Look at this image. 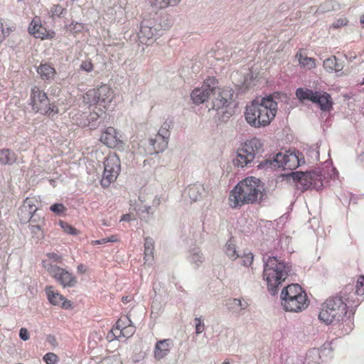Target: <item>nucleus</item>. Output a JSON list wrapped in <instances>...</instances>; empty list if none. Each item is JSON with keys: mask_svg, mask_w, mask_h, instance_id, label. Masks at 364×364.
Masks as SVG:
<instances>
[{"mask_svg": "<svg viewBox=\"0 0 364 364\" xmlns=\"http://www.w3.org/2000/svg\"><path fill=\"white\" fill-rule=\"evenodd\" d=\"M296 58H298L299 64L303 67H307L308 68L311 69L314 68L316 65L315 59L312 58L303 56L301 53H297L296 55Z\"/></svg>", "mask_w": 364, "mask_h": 364, "instance_id": "nucleus-28", "label": "nucleus"}, {"mask_svg": "<svg viewBox=\"0 0 364 364\" xmlns=\"http://www.w3.org/2000/svg\"><path fill=\"white\" fill-rule=\"evenodd\" d=\"M291 176L297 189L301 191L309 188L318 190L323 186L322 176L320 173L316 171L294 172Z\"/></svg>", "mask_w": 364, "mask_h": 364, "instance_id": "nucleus-10", "label": "nucleus"}, {"mask_svg": "<svg viewBox=\"0 0 364 364\" xmlns=\"http://www.w3.org/2000/svg\"><path fill=\"white\" fill-rule=\"evenodd\" d=\"M218 80L215 77L206 78L201 87L195 88L191 97L195 104L200 105L206 102L210 95L214 96L212 101V109L220 111V114L228 112L226 108L232 103L234 92L232 89H220Z\"/></svg>", "mask_w": 364, "mask_h": 364, "instance_id": "nucleus-1", "label": "nucleus"}, {"mask_svg": "<svg viewBox=\"0 0 364 364\" xmlns=\"http://www.w3.org/2000/svg\"><path fill=\"white\" fill-rule=\"evenodd\" d=\"M106 243H107V241H106L105 238H102V239L97 240H92V242H91V244L93 245H105Z\"/></svg>", "mask_w": 364, "mask_h": 364, "instance_id": "nucleus-51", "label": "nucleus"}, {"mask_svg": "<svg viewBox=\"0 0 364 364\" xmlns=\"http://www.w3.org/2000/svg\"><path fill=\"white\" fill-rule=\"evenodd\" d=\"M355 293L359 296H364V276L358 277L355 284Z\"/></svg>", "mask_w": 364, "mask_h": 364, "instance_id": "nucleus-37", "label": "nucleus"}, {"mask_svg": "<svg viewBox=\"0 0 364 364\" xmlns=\"http://www.w3.org/2000/svg\"><path fill=\"white\" fill-rule=\"evenodd\" d=\"M149 144L151 146L150 153H160L164 151L168 146V141L160 136L155 135L149 139Z\"/></svg>", "mask_w": 364, "mask_h": 364, "instance_id": "nucleus-22", "label": "nucleus"}, {"mask_svg": "<svg viewBox=\"0 0 364 364\" xmlns=\"http://www.w3.org/2000/svg\"><path fill=\"white\" fill-rule=\"evenodd\" d=\"M132 300L131 297L127 296H123L122 299V301L124 304H127L129 302H130Z\"/></svg>", "mask_w": 364, "mask_h": 364, "instance_id": "nucleus-58", "label": "nucleus"}, {"mask_svg": "<svg viewBox=\"0 0 364 364\" xmlns=\"http://www.w3.org/2000/svg\"><path fill=\"white\" fill-rule=\"evenodd\" d=\"M87 272V267L83 264H80L77 266V272L79 274H85Z\"/></svg>", "mask_w": 364, "mask_h": 364, "instance_id": "nucleus-50", "label": "nucleus"}, {"mask_svg": "<svg viewBox=\"0 0 364 364\" xmlns=\"http://www.w3.org/2000/svg\"><path fill=\"white\" fill-rule=\"evenodd\" d=\"M42 264L48 274L63 287H72L77 283L75 277L65 269L53 265L48 260H43Z\"/></svg>", "mask_w": 364, "mask_h": 364, "instance_id": "nucleus-11", "label": "nucleus"}, {"mask_svg": "<svg viewBox=\"0 0 364 364\" xmlns=\"http://www.w3.org/2000/svg\"><path fill=\"white\" fill-rule=\"evenodd\" d=\"M173 341L171 339H164L158 341L154 348V357L156 360H161L166 357L171 347L173 346Z\"/></svg>", "mask_w": 364, "mask_h": 364, "instance_id": "nucleus-20", "label": "nucleus"}, {"mask_svg": "<svg viewBox=\"0 0 364 364\" xmlns=\"http://www.w3.org/2000/svg\"><path fill=\"white\" fill-rule=\"evenodd\" d=\"M43 360L47 364H55L58 360V358L53 353H48L43 356Z\"/></svg>", "mask_w": 364, "mask_h": 364, "instance_id": "nucleus-39", "label": "nucleus"}, {"mask_svg": "<svg viewBox=\"0 0 364 364\" xmlns=\"http://www.w3.org/2000/svg\"><path fill=\"white\" fill-rule=\"evenodd\" d=\"M31 101L33 111L40 114H50L58 112V109L54 105L49 102L47 95L41 91L37 86L31 89Z\"/></svg>", "mask_w": 364, "mask_h": 364, "instance_id": "nucleus-12", "label": "nucleus"}, {"mask_svg": "<svg viewBox=\"0 0 364 364\" xmlns=\"http://www.w3.org/2000/svg\"><path fill=\"white\" fill-rule=\"evenodd\" d=\"M106 239L107 243V242H116L119 241V237L116 235H112L110 237H108Z\"/></svg>", "mask_w": 364, "mask_h": 364, "instance_id": "nucleus-49", "label": "nucleus"}, {"mask_svg": "<svg viewBox=\"0 0 364 364\" xmlns=\"http://www.w3.org/2000/svg\"><path fill=\"white\" fill-rule=\"evenodd\" d=\"M38 200L35 198H26L21 205L18 211V217L22 223L31 221L33 223L36 222L34 213L38 210L36 203Z\"/></svg>", "mask_w": 364, "mask_h": 364, "instance_id": "nucleus-15", "label": "nucleus"}, {"mask_svg": "<svg viewBox=\"0 0 364 364\" xmlns=\"http://www.w3.org/2000/svg\"><path fill=\"white\" fill-rule=\"evenodd\" d=\"M277 102L274 100L272 96L265 97H256L250 105L246 106L244 114H276L277 111Z\"/></svg>", "mask_w": 364, "mask_h": 364, "instance_id": "nucleus-14", "label": "nucleus"}, {"mask_svg": "<svg viewBox=\"0 0 364 364\" xmlns=\"http://www.w3.org/2000/svg\"><path fill=\"white\" fill-rule=\"evenodd\" d=\"M87 125H88V124H87V123H84V124H80V126H81V127H86V126H87Z\"/></svg>", "mask_w": 364, "mask_h": 364, "instance_id": "nucleus-62", "label": "nucleus"}, {"mask_svg": "<svg viewBox=\"0 0 364 364\" xmlns=\"http://www.w3.org/2000/svg\"><path fill=\"white\" fill-rule=\"evenodd\" d=\"M253 255L251 252L247 254H245L241 257V264L245 267H249L252 264L253 262Z\"/></svg>", "mask_w": 364, "mask_h": 364, "instance_id": "nucleus-41", "label": "nucleus"}, {"mask_svg": "<svg viewBox=\"0 0 364 364\" xmlns=\"http://www.w3.org/2000/svg\"><path fill=\"white\" fill-rule=\"evenodd\" d=\"M97 364H123L119 355H113L102 358Z\"/></svg>", "mask_w": 364, "mask_h": 364, "instance_id": "nucleus-33", "label": "nucleus"}, {"mask_svg": "<svg viewBox=\"0 0 364 364\" xmlns=\"http://www.w3.org/2000/svg\"><path fill=\"white\" fill-rule=\"evenodd\" d=\"M3 23L0 21V44L4 41Z\"/></svg>", "mask_w": 364, "mask_h": 364, "instance_id": "nucleus-55", "label": "nucleus"}, {"mask_svg": "<svg viewBox=\"0 0 364 364\" xmlns=\"http://www.w3.org/2000/svg\"><path fill=\"white\" fill-rule=\"evenodd\" d=\"M301 155L299 151H287L285 154L278 153L272 157L260 161L257 167L259 168H282L287 170H294L300 165Z\"/></svg>", "mask_w": 364, "mask_h": 364, "instance_id": "nucleus-7", "label": "nucleus"}, {"mask_svg": "<svg viewBox=\"0 0 364 364\" xmlns=\"http://www.w3.org/2000/svg\"><path fill=\"white\" fill-rule=\"evenodd\" d=\"M336 65V57L333 56L326 59L323 61V65L325 70L328 72H332L335 69Z\"/></svg>", "mask_w": 364, "mask_h": 364, "instance_id": "nucleus-36", "label": "nucleus"}, {"mask_svg": "<svg viewBox=\"0 0 364 364\" xmlns=\"http://www.w3.org/2000/svg\"><path fill=\"white\" fill-rule=\"evenodd\" d=\"M67 9L60 4H53L48 12L49 16L53 19L63 18L67 14Z\"/></svg>", "mask_w": 364, "mask_h": 364, "instance_id": "nucleus-25", "label": "nucleus"}, {"mask_svg": "<svg viewBox=\"0 0 364 364\" xmlns=\"http://www.w3.org/2000/svg\"><path fill=\"white\" fill-rule=\"evenodd\" d=\"M157 136H160L163 137L164 139L167 140L168 141V138L170 136L169 131L167 130V128H160L158 133L156 134Z\"/></svg>", "mask_w": 364, "mask_h": 364, "instance_id": "nucleus-46", "label": "nucleus"}, {"mask_svg": "<svg viewBox=\"0 0 364 364\" xmlns=\"http://www.w3.org/2000/svg\"><path fill=\"white\" fill-rule=\"evenodd\" d=\"M168 1L167 7L174 6L178 4L181 0H166Z\"/></svg>", "mask_w": 364, "mask_h": 364, "instance_id": "nucleus-53", "label": "nucleus"}, {"mask_svg": "<svg viewBox=\"0 0 364 364\" xmlns=\"http://www.w3.org/2000/svg\"><path fill=\"white\" fill-rule=\"evenodd\" d=\"M17 160L16 154L9 149L0 150V163L2 164H13Z\"/></svg>", "mask_w": 364, "mask_h": 364, "instance_id": "nucleus-24", "label": "nucleus"}, {"mask_svg": "<svg viewBox=\"0 0 364 364\" xmlns=\"http://www.w3.org/2000/svg\"><path fill=\"white\" fill-rule=\"evenodd\" d=\"M50 210L56 215L63 214L67 208L62 203H55L50 207Z\"/></svg>", "mask_w": 364, "mask_h": 364, "instance_id": "nucleus-38", "label": "nucleus"}, {"mask_svg": "<svg viewBox=\"0 0 364 364\" xmlns=\"http://www.w3.org/2000/svg\"><path fill=\"white\" fill-rule=\"evenodd\" d=\"M223 364H230L228 362H224Z\"/></svg>", "mask_w": 364, "mask_h": 364, "instance_id": "nucleus-63", "label": "nucleus"}, {"mask_svg": "<svg viewBox=\"0 0 364 364\" xmlns=\"http://www.w3.org/2000/svg\"><path fill=\"white\" fill-rule=\"evenodd\" d=\"M84 28V26L81 23L73 21L70 25L68 26V30L74 34L80 33Z\"/></svg>", "mask_w": 364, "mask_h": 364, "instance_id": "nucleus-35", "label": "nucleus"}, {"mask_svg": "<svg viewBox=\"0 0 364 364\" xmlns=\"http://www.w3.org/2000/svg\"><path fill=\"white\" fill-rule=\"evenodd\" d=\"M16 27L15 25H11L4 28L3 26V32H4V40L6 37L9 36L12 32L15 31Z\"/></svg>", "mask_w": 364, "mask_h": 364, "instance_id": "nucleus-45", "label": "nucleus"}, {"mask_svg": "<svg viewBox=\"0 0 364 364\" xmlns=\"http://www.w3.org/2000/svg\"><path fill=\"white\" fill-rule=\"evenodd\" d=\"M281 304L286 311L299 313L308 307L309 300L299 284H291L282 289Z\"/></svg>", "mask_w": 364, "mask_h": 364, "instance_id": "nucleus-4", "label": "nucleus"}, {"mask_svg": "<svg viewBox=\"0 0 364 364\" xmlns=\"http://www.w3.org/2000/svg\"><path fill=\"white\" fill-rule=\"evenodd\" d=\"M135 332V326L132 324L127 326V328L120 330V331H118V330H116V336L115 337L117 338H129L133 336V334Z\"/></svg>", "mask_w": 364, "mask_h": 364, "instance_id": "nucleus-31", "label": "nucleus"}, {"mask_svg": "<svg viewBox=\"0 0 364 364\" xmlns=\"http://www.w3.org/2000/svg\"><path fill=\"white\" fill-rule=\"evenodd\" d=\"M19 336L23 341H27L29 338V333L26 328H21L19 332Z\"/></svg>", "mask_w": 364, "mask_h": 364, "instance_id": "nucleus-47", "label": "nucleus"}, {"mask_svg": "<svg viewBox=\"0 0 364 364\" xmlns=\"http://www.w3.org/2000/svg\"><path fill=\"white\" fill-rule=\"evenodd\" d=\"M289 267L275 257H269L265 261L263 279L266 281L268 291L274 294L278 287L287 279Z\"/></svg>", "mask_w": 364, "mask_h": 364, "instance_id": "nucleus-3", "label": "nucleus"}, {"mask_svg": "<svg viewBox=\"0 0 364 364\" xmlns=\"http://www.w3.org/2000/svg\"><path fill=\"white\" fill-rule=\"evenodd\" d=\"M275 115H245L247 122L254 127H265L268 125Z\"/></svg>", "mask_w": 364, "mask_h": 364, "instance_id": "nucleus-21", "label": "nucleus"}, {"mask_svg": "<svg viewBox=\"0 0 364 364\" xmlns=\"http://www.w3.org/2000/svg\"><path fill=\"white\" fill-rule=\"evenodd\" d=\"M80 68L82 70L86 71L87 73L91 72L93 70V65L92 63L91 60L88 59V60H83L81 63Z\"/></svg>", "mask_w": 364, "mask_h": 364, "instance_id": "nucleus-42", "label": "nucleus"}, {"mask_svg": "<svg viewBox=\"0 0 364 364\" xmlns=\"http://www.w3.org/2000/svg\"><path fill=\"white\" fill-rule=\"evenodd\" d=\"M37 73L44 80H53L56 74L55 69L48 63L41 64L37 68Z\"/></svg>", "mask_w": 364, "mask_h": 364, "instance_id": "nucleus-23", "label": "nucleus"}, {"mask_svg": "<svg viewBox=\"0 0 364 364\" xmlns=\"http://www.w3.org/2000/svg\"><path fill=\"white\" fill-rule=\"evenodd\" d=\"M296 96L300 101L308 100L318 106L322 112H329L333 107V100L330 94L323 90L314 91L307 88H298Z\"/></svg>", "mask_w": 364, "mask_h": 364, "instance_id": "nucleus-9", "label": "nucleus"}, {"mask_svg": "<svg viewBox=\"0 0 364 364\" xmlns=\"http://www.w3.org/2000/svg\"><path fill=\"white\" fill-rule=\"evenodd\" d=\"M196 323V334L201 333L205 330V325L200 318H195Z\"/></svg>", "mask_w": 364, "mask_h": 364, "instance_id": "nucleus-43", "label": "nucleus"}, {"mask_svg": "<svg viewBox=\"0 0 364 364\" xmlns=\"http://www.w3.org/2000/svg\"><path fill=\"white\" fill-rule=\"evenodd\" d=\"M263 186L261 181L255 176H249L240 181L230 192L228 205L237 208L245 204H254L259 200Z\"/></svg>", "mask_w": 364, "mask_h": 364, "instance_id": "nucleus-2", "label": "nucleus"}, {"mask_svg": "<svg viewBox=\"0 0 364 364\" xmlns=\"http://www.w3.org/2000/svg\"><path fill=\"white\" fill-rule=\"evenodd\" d=\"M131 220H132V217H131L130 214L123 215L121 218V220H123V221H130Z\"/></svg>", "mask_w": 364, "mask_h": 364, "instance_id": "nucleus-56", "label": "nucleus"}, {"mask_svg": "<svg viewBox=\"0 0 364 364\" xmlns=\"http://www.w3.org/2000/svg\"><path fill=\"white\" fill-rule=\"evenodd\" d=\"M282 95H284L285 97V95L284 94H282L280 92H274L272 95H271L270 96H272L273 97V99L274 100H275V99H278V98H280V97Z\"/></svg>", "mask_w": 364, "mask_h": 364, "instance_id": "nucleus-57", "label": "nucleus"}, {"mask_svg": "<svg viewBox=\"0 0 364 364\" xmlns=\"http://www.w3.org/2000/svg\"><path fill=\"white\" fill-rule=\"evenodd\" d=\"M360 21L362 24L364 25V14L361 16Z\"/></svg>", "mask_w": 364, "mask_h": 364, "instance_id": "nucleus-60", "label": "nucleus"}, {"mask_svg": "<svg viewBox=\"0 0 364 364\" xmlns=\"http://www.w3.org/2000/svg\"><path fill=\"white\" fill-rule=\"evenodd\" d=\"M348 306L341 298L327 299L323 304L318 318L327 325L343 321L348 312Z\"/></svg>", "mask_w": 364, "mask_h": 364, "instance_id": "nucleus-5", "label": "nucleus"}, {"mask_svg": "<svg viewBox=\"0 0 364 364\" xmlns=\"http://www.w3.org/2000/svg\"><path fill=\"white\" fill-rule=\"evenodd\" d=\"M346 23L344 22V21L343 19H338L336 21V22H335L333 26L334 28H338V27H341V26H343L345 25Z\"/></svg>", "mask_w": 364, "mask_h": 364, "instance_id": "nucleus-52", "label": "nucleus"}, {"mask_svg": "<svg viewBox=\"0 0 364 364\" xmlns=\"http://www.w3.org/2000/svg\"><path fill=\"white\" fill-rule=\"evenodd\" d=\"M362 84H363V85H364V78H363V81Z\"/></svg>", "mask_w": 364, "mask_h": 364, "instance_id": "nucleus-64", "label": "nucleus"}, {"mask_svg": "<svg viewBox=\"0 0 364 364\" xmlns=\"http://www.w3.org/2000/svg\"><path fill=\"white\" fill-rule=\"evenodd\" d=\"M338 60L336 58V68L335 69H333V70H335L336 72H338V71H341L342 70L343 68V65L342 63H338Z\"/></svg>", "mask_w": 364, "mask_h": 364, "instance_id": "nucleus-54", "label": "nucleus"}, {"mask_svg": "<svg viewBox=\"0 0 364 364\" xmlns=\"http://www.w3.org/2000/svg\"><path fill=\"white\" fill-rule=\"evenodd\" d=\"M192 260L195 263L200 262L201 263L203 262V255L200 253H194L192 255Z\"/></svg>", "mask_w": 364, "mask_h": 364, "instance_id": "nucleus-48", "label": "nucleus"}, {"mask_svg": "<svg viewBox=\"0 0 364 364\" xmlns=\"http://www.w3.org/2000/svg\"><path fill=\"white\" fill-rule=\"evenodd\" d=\"M151 6L157 9L167 8L168 1L166 0H149Z\"/></svg>", "mask_w": 364, "mask_h": 364, "instance_id": "nucleus-40", "label": "nucleus"}, {"mask_svg": "<svg viewBox=\"0 0 364 364\" xmlns=\"http://www.w3.org/2000/svg\"><path fill=\"white\" fill-rule=\"evenodd\" d=\"M171 122H164L163 125L161 126V128H167V130L169 131V129L171 128Z\"/></svg>", "mask_w": 364, "mask_h": 364, "instance_id": "nucleus-59", "label": "nucleus"}, {"mask_svg": "<svg viewBox=\"0 0 364 364\" xmlns=\"http://www.w3.org/2000/svg\"><path fill=\"white\" fill-rule=\"evenodd\" d=\"M164 24L154 20H144L141 23L140 30L138 33L139 41L141 43L147 46L151 45L156 38L162 34V31L168 29L172 22L166 16Z\"/></svg>", "mask_w": 364, "mask_h": 364, "instance_id": "nucleus-8", "label": "nucleus"}, {"mask_svg": "<svg viewBox=\"0 0 364 364\" xmlns=\"http://www.w3.org/2000/svg\"><path fill=\"white\" fill-rule=\"evenodd\" d=\"M45 225V219L44 218H38V220L36 219V222L31 224V230L33 233L38 234L39 232L42 231V227Z\"/></svg>", "mask_w": 364, "mask_h": 364, "instance_id": "nucleus-34", "label": "nucleus"}, {"mask_svg": "<svg viewBox=\"0 0 364 364\" xmlns=\"http://www.w3.org/2000/svg\"><path fill=\"white\" fill-rule=\"evenodd\" d=\"M46 256L50 259L53 260L54 262L61 263L63 262V257L62 256L58 255L55 252H49L47 253Z\"/></svg>", "mask_w": 364, "mask_h": 364, "instance_id": "nucleus-44", "label": "nucleus"}, {"mask_svg": "<svg viewBox=\"0 0 364 364\" xmlns=\"http://www.w3.org/2000/svg\"><path fill=\"white\" fill-rule=\"evenodd\" d=\"M188 195L191 202H196L200 200L202 197V193L200 191V188L195 185L188 187Z\"/></svg>", "mask_w": 364, "mask_h": 364, "instance_id": "nucleus-29", "label": "nucleus"}, {"mask_svg": "<svg viewBox=\"0 0 364 364\" xmlns=\"http://www.w3.org/2000/svg\"><path fill=\"white\" fill-rule=\"evenodd\" d=\"M234 301H235V302H237V304L238 305H241V304H241V301H240V300H239V299H234Z\"/></svg>", "mask_w": 364, "mask_h": 364, "instance_id": "nucleus-61", "label": "nucleus"}, {"mask_svg": "<svg viewBox=\"0 0 364 364\" xmlns=\"http://www.w3.org/2000/svg\"><path fill=\"white\" fill-rule=\"evenodd\" d=\"M131 324H132V321L127 316H122L116 322L115 326L112 328V332L113 335L115 336L116 330L120 331V330L127 328Z\"/></svg>", "mask_w": 364, "mask_h": 364, "instance_id": "nucleus-26", "label": "nucleus"}, {"mask_svg": "<svg viewBox=\"0 0 364 364\" xmlns=\"http://www.w3.org/2000/svg\"><path fill=\"white\" fill-rule=\"evenodd\" d=\"M263 144L257 138H252L242 144L237 149L234 164L237 167L244 168L251 164L255 158L264 151Z\"/></svg>", "mask_w": 364, "mask_h": 364, "instance_id": "nucleus-6", "label": "nucleus"}, {"mask_svg": "<svg viewBox=\"0 0 364 364\" xmlns=\"http://www.w3.org/2000/svg\"><path fill=\"white\" fill-rule=\"evenodd\" d=\"M28 31L36 38L46 39L48 37V32L41 24L40 17L35 16L31 21Z\"/></svg>", "mask_w": 364, "mask_h": 364, "instance_id": "nucleus-19", "label": "nucleus"}, {"mask_svg": "<svg viewBox=\"0 0 364 364\" xmlns=\"http://www.w3.org/2000/svg\"><path fill=\"white\" fill-rule=\"evenodd\" d=\"M225 251L228 257L232 260L236 259L239 256L237 253L235 245L231 240H228L226 243Z\"/></svg>", "mask_w": 364, "mask_h": 364, "instance_id": "nucleus-30", "label": "nucleus"}, {"mask_svg": "<svg viewBox=\"0 0 364 364\" xmlns=\"http://www.w3.org/2000/svg\"><path fill=\"white\" fill-rule=\"evenodd\" d=\"M154 252V242L150 237H146L144 242V258L147 260V257L153 258Z\"/></svg>", "mask_w": 364, "mask_h": 364, "instance_id": "nucleus-27", "label": "nucleus"}, {"mask_svg": "<svg viewBox=\"0 0 364 364\" xmlns=\"http://www.w3.org/2000/svg\"><path fill=\"white\" fill-rule=\"evenodd\" d=\"M121 138L122 136L117 132L114 128L109 127L102 132L100 140L108 147L116 148L122 146L123 141Z\"/></svg>", "mask_w": 364, "mask_h": 364, "instance_id": "nucleus-17", "label": "nucleus"}, {"mask_svg": "<svg viewBox=\"0 0 364 364\" xmlns=\"http://www.w3.org/2000/svg\"><path fill=\"white\" fill-rule=\"evenodd\" d=\"M105 169L101 185L107 188L114 182L120 171V161L117 154H109L104 161Z\"/></svg>", "mask_w": 364, "mask_h": 364, "instance_id": "nucleus-13", "label": "nucleus"}, {"mask_svg": "<svg viewBox=\"0 0 364 364\" xmlns=\"http://www.w3.org/2000/svg\"><path fill=\"white\" fill-rule=\"evenodd\" d=\"M59 225L65 232L71 235H77L80 231L73 225L63 220L59 221Z\"/></svg>", "mask_w": 364, "mask_h": 364, "instance_id": "nucleus-32", "label": "nucleus"}, {"mask_svg": "<svg viewBox=\"0 0 364 364\" xmlns=\"http://www.w3.org/2000/svg\"><path fill=\"white\" fill-rule=\"evenodd\" d=\"M87 95L92 97L93 102L100 106L106 107L113 99V92L107 85H102L96 90H90Z\"/></svg>", "mask_w": 364, "mask_h": 364, "instance_id": "nucleus-16", "label": "nucleus"}, {"mask_svg": "<svg viewBox=\"0 0 364 364\" xmlns=\"http://www.w3.org/2000/svg\"><path fill=\"white\" fill-rule=\"evenodd\" d=\"M46 293L49 302L54 306H61L62 308L68 309L71 308L70 301L67 300L58 290H55L53 286L46 287Z\"/></svg>", "mask_w": 364, "mask_h": 364, "instance_id": "nucleus-18", "label": "nucleus"}]
</instances>
